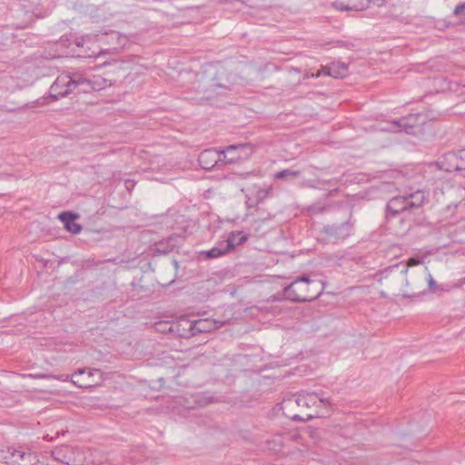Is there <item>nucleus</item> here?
<instances>
[{"mask_svg":"<svg viewBox=\"0 0 465 465\" xmlns=\"http://www.w3.org/2000/svg\"><path fill=\"white\" fill-rule=\"evenodd\" d=\"M240 236V234H228L226 238L223 237V240L217 242L214 248L219 249H228L224 251V255L230 253L235 249V237Z\"/></svg>","mask_w":465,"mask_h":465,"instance_id":"412c9836","label":"nucleus"},{"mask_svg":"<svg viewBox=\"0 0 465 465\" xmlns=\"http://www.w3.org/2000/svg\"><path fill=\"white\" fill-rule=\"evenodd\" d=\"M198 162L203 169L212 170L219 162H222V153L213 149L204 150L200 153Z\"/></svg>","mask_w":465,"mask_h":465,"instance_id":"1a4fd4ad","label":"nucleus"},{"mask_svg":"<svg viewBox=\"0 0 465 465\" xmlns=\"http://www.w3.org/2000/svg\"><path fill=\"white\" fill-rule=\"evenodd\" d=\"M107 86V80L92 70H77L59 74L50 87V96L58 100L73 92L91 93Z\"/></svg>","mask_w":465,"mask_h":465,"instance_id":"f257e3e1","label":"nucleus"},{"mask_svg":"<svg viewBox=\"0 0 465 465\" xmlns=\"http://www.w3.org/2000/svg\"><path fill=\"white\" fill-rule=\"evenodd\" d=\"M31 377H34V378H42L44 377V375L42 374H35V375H30Z\"/></svg>","mask_w":465,"mask_h":465,"instance_id":"49530a36","label":"nucleus"},{"mask_svg":"<svg viewBox=\"0 0 465 465\" xmlns=\"http://www.w3.org/2000/svg\"><path fill=\"white\" fill-rule=\"evenodd\" d=\"M35 458V453L13 450L11 452L10 462L14 465H29V463L34 461Z\"/></svg>","mask_w":465,"mask_h":465,"instance_id":"dca6fc26","label":"nucleus"},{"mask_svg":"<svg viewBox=\"0 0 465 465\" xmlns=\"http://www.w3.org/2000/svg\"><path fill=\"white\" fill-rule=\"evenodd\" d=\"M287 300L286 294L284 293V288L282 292H279L272 295V301H282Z\"/></svg>","mask_w":465,"mask_h":465,"instance_id":"f704fd0d","label":"nucleus"},{"mask_svg":"<svg viewBox=\"0 0 465 465\" xmlns=\"http://www.w3.org/2000/svg\"><path fill=\"white\" fill-rule=\"evenodd\" d=\"M99 263H100V262L99 261H95L94 259H86V260H83L81 262H78V261L73 262L74 265L81 266V270L82 271L83 270H86V269H90L91 267L96 266Z\"/></svg>","mask_w":465,"mask_h":465,"instance_id":"bb28decb","label":"nucleus"},{"mask_svg":"<svg viewBox=\"0 0 465 465\" xmlns=\"http://www.w3.org/2000/svg\"><path fill=\"white\" fill-rule=\"evenodd\" d=\"M29 465H46V464L44 461L39 460L36 457L34 461L29 463Z\"/></svg>","mask_w":465,"mask_h":465,"instance_id":"ea45409f","label":"nucleus"},{"mask_svg":"<svg viewBox=\"0 0 465 465\" xmlns=\"http://www.w3.org/2000/svg\"><path fill=\"white\" fill-rule=\"evenodd\" d=\"M429 289L430 291H434V288L436 286V282L434 281V279L432 278V276L430 274H429Z\"/></svg>","mask_w":465,"mask_h":465,"instance_id":"58836bf2","label":"nucleus"},{"mask_svg":"<svg viewBox=\"0 0 465 465\" xmlns=\"http://www.w3.org/2000/svg\"><path fill=\"white\" fill-rule=\"evenodd\" d=\"M183 240V234H169L168 237L155 242L153 245L152 251L153 252V254H166L172 252L174 248L180 246Z\"/></svg>","mask_w":465,"mask_h":465,"instance_id":"0eeeda50","label":"nucleus"},{"mask_svg":"<svg viewBox=\"0 0 465 465\" xmlns=\"http://www.w3.org/2000/svg\"><path fill=\"white\" fill-rule=\"evenodd\" d=\"M173 266H174V268H175V270L177 272L178 269H179V262L177 260L173 259Z\"/></svg>","mask_w":465,"mask_h":465,"instance_id":"37998d69","label":"nucleus"},{"mask_svg":"<svg viewBox=\"0 0 465 465\" xmlns=\"http://www.w3.org/2000/svg\"><path fill=\"white\" fill-rule=\"evenodd\" d=\"M59 220L64 223V229L69 232H81L83 226L77 223L80 218L78 213L73 212H63L58 215Z\"/></svg>","mask_w":465,"mask_h":465,"instance_id":"9b49d317","label":"nucleus"},{"mask_svg":"<svg viewBox=\"0 0 465 465\" xmlns=\"http://www.w3.org/2000/svg\"><path fill=\"white\" fill-rule=\"evenodd\" d=\"M241 237H239L238 239H235V247L237 245H242L243 243H245L248 239H249V235L250 234H240ZM238 236H236L235 238H237Z\"/></svg>","mask_w":465,"mask_h":465,"instance_id":"72a5a7b5","label":"nucleus"},{"mask_svg":"<svg viewBox=\"0 0 465 465\" xmlns=\"http://www.w3.org/2000/svg\"><path fill=\"white\" fill-rule=\"evenodd\" d=\"M168 331L181 338H191L195 336L193 321L187 318H180L176 322L169 325Z\"/></svg>","mask_w":465,"mask_h":465,"instance_id":"6e6552de","label":"nucleus"},{"mask_svg":"<svg viewBox=\"0 0 465 465\" xmlns=\"http://www.w3.org/2000/svg\"><path fill=\"white\" fill-rule=\"evenodd\" d=\"M272 186H269V187L263 188V189H262V188L257 189L254 192H251V193L257 199V201L259 203H261L262 201H263L265 198H267L270 195V193H272Z\"/></svg>","mask_w":465,"mask_h":465,"instance_id":"a878e982","label":"nucleus"},{"mask_svg":"<svg viewBox=\"0 0 465 465\" xmlns=\"http://www.w3.org/2000/svg\"><path fill=\"white\" fill-rule=\"evenodd\" d=\"M51 455L54 460L65 465H82L83 463L79 457V450L68 445L55 447L52 450Z\"/></svg>","mask_w":465,"mask_h":465,"instance_id":"39448f33","label":"nucleus"},{"mask_svg":"<svg viewBox=\"0 0 465 465\" xmlns=\"http://www.w3.org/2000/svg\"><path fill=\"white\" fill-rule=\"evenodd\" d=\"M404 195H399L391 198L386 206V218L395 216L408 210L407 203Z\"/></svg>","mask_w":465,"mask_h":465,"instance_id":"9d476101","label":"nucleus"},{"mask_svg":"<svg viewBox=\"0 0 465 465\" xmlns=\"http://www.w3.org/2000/svg\"><path fill=\"white\" fill-rule=\"evenodd\" d=\"M245 196L248 208H253L260 203L251 192H247Z\"/></svg>","mask_w":465,"mask_h":465,"instance_id":"c756f323","label":"nucleus"},{"mask_svg":"<svg viewBox=\"0 0 465 465\" xmlns=\"http://www.w3.org/2000/svg\"><path fill=\"white\" fill-rule=\"evenodd\" d=\"M393 268L394 267H389L386 271H385V275L383 276V279L384 281L386 282L385 284H389L391 282V279H390V274L393 271Z\"/></svg>","mask_w":465,"mask_h":465,"instance_id":"4c0bfd02","label":"nucleus"},{"mask_svg":"<svg viewBox=\"0 0 465 465\" xmlns=\"http://www.w3.org/2000/svg\"><path fill=\"white\" fill-rule=\"evenodd\" d=\"M66 259H67V258H63V259H61V260L59 261V262H58V263H59V264H61V263H63V262H65Z\"/></svg>","mask_w":465,"mask_h":465,"instance_id":"09e8293b","label":"nucleus"},{"mask_svg":"<svg viewBox=\"0 0 465 465\" xmlns=\"http://www.w3.org/2000/svg\"><path fill=\"white\" fill-rule=\"evenodd\" d=\"M131 285L134 295H137L139 297L147 296L154 287V284L149 283L146 277L143 275L138 279L134 278Z\"/></svg>","mask_w":465,"mask_h":465,"instance_id":"2eb2a0df","label":"nucleus"},{"mask_svg":"<svg viewBox=\"0 0 465 465\" xmlns=\"http://www.w3.org/2000/svg\"><path fill=\"white\" fill-rule=\"evenodd\" d=\"M92 40H93V38L91 36H89V35H87L85 37L75 38L74 39V45L77 47L83 48L81 53L78 54V56L94 57V56H97L99 54V52L91 51L90 46H87L86 48L84 47L85 44L90 43Z\"/></svg>","mask_w":465,"mask_h":465,"instance_id":"aec40b11","label":"nucleus"},{"mask_svg":"<svg viewBox=\"0 0 465 465\" xmlns=\"http://www.w3.org/2000/svg\"><path fill=\"white\" fill-rule=\"evenodd\" d=\"M400 128H403L406 133H409V130H408V124H407V121L406 119H401L400 120L399 122L395 123Z\"/></svg>","mask_w":465,"mask_h":465,"instance_id":"e433bc0d","label":"nucleus"},{"mask_svg":"<svg viewBox=\"0 0 465 465\" xmlns=\"http://www.w3.org/2000/svg\"><path fill=\"white\" fill-rule=\"evenodd\" d=\"M407 271H408V269H407V268H404V269L401 271V273H406V272H407Z\"/></svg>","mask_w":465,"mask_h":465,"instance_id":"3c124183","label":"nucleus"},{"mask_svg":"<svg viewBox=\"0 0 465 465\" xmlns=\"http://www.w3.org/2000/svg\"><path fill=\"white\" fill-rule=\"evenodd\" d=\"M193 322L195 335L199 333L211 332L214 330L221 328L225 323V322H218L216 320H212L209 318L199 319L196 321H193Z\"/></svg>","mask_w":465,"mask_h":465,"instance_id":"f8f14e48","label":"nucleus"},{"mask_svg":"<svg viewBox=\"0 0 465 465\" xmlns=\"http://www.w3.org/2000/svg\"><path fill=\"white\" fill-rule=\"evenodd\" d=\"M458 234H446L445 239L442 237L439 239L438 242L434 244L432 250L425 252V255L436 253L441 250H447V252L456 253L462 249L465 241L457 238Z\"/></svg>","mask_w":465,"mask_h":465,"instance_id":"423d86ee","label":"nucleus"},{"mask_svg":"<svg viewBox=\"0 0 465 465\" xmlns=\"http://www.w3.org/2000/svg\"><path fill=\"white\" fill-rule=\"evenodd\" d=\"M234 9L237 11H240L242 9V6L243 5V3L240 0H232L230 2Z\"/></svg>","mask_w":465,"mask_h":465,"instance_id":"c9c22d12","label":"nucleus"},{"mask_svg":"<svg viewBox=\"0 0 465 465\" xmlns=\"http://www.w3.org/2000/svg\"><path fill=\"white\" fill-rule=\"evenodd\" d=\"M313 281L307 275H302L296 278L289 285L284 287V293L287 300L294 302H305L315 300L322 292L323 287L318 293H310Z\"/></svg>","mask_w":465,"mask_h":465,"instance_id":"7ed1b4c3","label":"nucleus"},{"mask_svg":"<svg viewBox=\"0 0 465 465\" xmlns=\"http://www.w3.org/2000/svg\"><path fill=\"white\" fill-rule=\"evenodd\" d=\"M295 407H297V405L295 404L294 400L292 398H289L283 400V401L282 402L281 409L286 417L294 421H305L313 418L312 414H305L304 416H302L300 414L295 413Z\"/></svg>","mask_w":465,"mask_h":465,"instance_id":"ddd939ff","label":"nucleus"},{"mask_svg":"<svg viewBox=\"0 0 465 465\" xmlns=\"http://www.w3.org/2000/svg\"><path fill=\"white\" fill-rule=\"evenodd\" d=\"M318 393L315 391H302L292 398L297 407L309 408L317 402Z\"/></svg>","mask_w":465,"mask_h":465,"instance_id":"f3484780","label":"nucleus"},{"mask_svg":"<svg viewBox=\"0 0 465 465\" xmlns=\"http://www.w3.org/2000/svg\"><path fill=\"white\" fill-rule=\"evenodd\" d=\"M345 239V235H341V234H325V237L322 238V239H317L318 241H322L323 242V243H329V242H331V243H336L339 240H344Z\"/></svg>","mask_w":465,"mask_h":465,"instance_id":"cd10ccee","label":"nucleus"},{"mask_svg":"<svg viewBox=\"0 0 465 465\" xmlns=\"http://www.w3.org/2000/svg\"><path fill=\"white\" fill-rule=\"evenodd\" d=\"M103 372L99 369H80L72 375V381L79 388H91L101 383Z\"/></svg>","mask_w":465,"mask_h":465,"instance_id":"20e7f679","label":"nucleus"},{"mask_svg":"<svg viewBox=\"0 0 465 465\" xmlns=\"http://www.w3.org/2000/svg\"><path fill=\"white\" fill-rule=\"evenodd\" d=\"M84 279V273L82 270L76 271V272L66 279L67 284H75Z\"/></svg>","mask_w":465,"mask_h":465,"instance_id":"c85d7f7f","label":"nucleus"},{"mask_svg":"<svg viewBox=\"0 0 465 465\" xmlns=\"http://www.w3.org/2000/svg\"><path fill=\"white\" fill-rule=\"evenodd\" d=\"M332 6L339 11H363L368 8V5L364 4L363 1H360L358 4L353 5H345L341 0H336L332 3Z\"/></svg>","mask_w":465,"mask_h":465,"instance_id":"4be33fe9","label":"nucleus"},{"mask_svg":"<svg viewBox=\"0 0 465 465\" xmlns=\"http://www.w3.org/2000/svg\"><path fill=\"white\" fill-rule=\"evenodd\" d=\"M446 159H448V160H455L456 156H455V154L450 153V154L446 155Z\"/></svg>","mask_w":465,"mask_h":465,"instance_id":"c03bdc74","label":"nucleus"},{"mask_svg":"<svg viewBox=\"0 0 465 465\" xmlns=\"http://www.w3.org/2000/svg\"><path fill=\"white\" fill-rule=\"evenodd\" d=\"M301 172L300 171H293L290 169H284L282 171L277 172L274 174V178L277 180H282L287 178H296L300 176Z\"/></svg>","mask_w":465,"mask_h":465,"instance_id":"393cba45","label":"nucleus"},{"mask_svg":"<svg viewBox=\"0 0 465 465\" xmlns=\"http://www.w3.org/2000/svg\"><path fill=\"white\" fill-rule=\"evenodd\" d=\"M192 398L193 400V404H188V408H203L213 401V397H207L203 393L192 395Z\"/></svg>","mask_w":465,"mask_h":465,"instance_id":"b1692460","label":"nucleus"},{"mask_svg":"<svg viewBox=\"0 0 465 465\" xmlns=\"http://www.w3.org/2000/svg\"><path fill=\"white\" fill-rule=\"evenodd\" d=\"M228 249H219V248H212L208 251H202L198 253V260L203 259V260H211L215 259L221 256L224 255V251H227Z\"/></svg>","mask_w":465,"mask_h":465,"instance_id":"5701e85b","label":"nucleus"},{"mask_svg":"<svg viewBox=\"0 0 465 465\" xmlns=\"http://www.w3.org/2000/svg\"><path fill=\"white\" fill-rule=\"evenodd\" d=\"M173 282H174V278H173V279L169 280V281H168L167 282H165V283H160V284H161V285H170V284H172Z\"/></svg>","mask_w":465,"mask_h":465,"instance_id":"a18cd8bd","label":"nucleus"},{"mask_svg":"<svg viewBox=\"0 0 465 465\" xmlns=\"http://www.w3.org/2000/svg\"><path fill=\"white\" fill-rule=\"evenodd\" d=\"M408 210L420 208L429 199V193L423 190H417L411 193L405 194Z\"/></svg>","mask_w":465,"mask_h":465,"instance_id":"4468645a","label":"nucleus"},{"mask_svg":"<svg viewBox=\"0 0 465 465\" xmlns=\"http://www.w3.org/2000/svg\"><path fill=\"white\" fill-rule=\"evenodd\" d=\"M163 332H170L167 328L163 327V329H159Z\"/></svg>","mask_w":465,"mask_h":465,"instance_id":"de8ad7c7","label":"nucleus"},{"mask_svg":"<svg viewBox=\"0 0 465 465\" xmlns=\"http://www.w3.org/2000/svg\"><path fill=\"white\" fill-rule=\"evenodd\" d=\"M314 285H317V282L313 281L312 287L310 290V293H318L320 291L314 289Z\"/></svg>","mask_w":465,"mask_h":465,"instance_id":"a19ab883","label":"nucleus"},{"mask_svg":"<svg viewBox=\"0 0 465 465\" xmlns=\"http://www.w3.org/2000/svg\"><path fill=\"white\" fill-rule=\"evenodd\" d=\"M317 393H318L317 401H320L324 406H326V405L331 406L332 403H331L330 397H326L325 393L323 391H320Z\"/></svg>","mask_w":465,"mask_h":465,"instance_id":"7c9ffc66","label":"nucleus"},{"mask_svg":"<svg viewBox=\"0 0 465 465\" xmlns=\"http://www.w3.org/2000/svg\"><path fill=\"white\" fill-rule=\"evenodd\" d=\"M45 439H47V440H54V437H51L50 439H48V435L45 437Z\"/></svg>","mask_w":465,"mask_h":465,"instance_id":"603ef678","label":"nucleus"},{"mask_svg":"<svg viewBox=\"0 0 465 465\" xmlns=\"http://www.w3.org/2000/svg\"><path fill=\"white\" fill-rule=\"evenodd\" d=\"M228 84L225 70L218 63L206 64L198 79V88L203 93L214 92L219 88H227Z\"/></svg>","mask_w":465,"mask_h":465,"instance_id":"f03ea898","label":"nucleus"},{"mask_svg":"<svg viewBox=\"0 0 465 465\" xmlns=\"http://www.w3.org/2000/svg\"><path fill=\"white\" fill-rule=\"evenodd\" d=\"M454 15H465V3L458 5L454 9Z\"/></svg>","mask_w":465,"mask_h":465,"instance_id":"473e14b6","label":"nucleus"},{"mask_svg":"<svg viewBox=\"0 0 465 465\" xmlns=\"http://www.w3.org/2000/svg\"><path fill=\"white\" fill-rule=\"evenodd\" d=\"M348 66L344 63H333L322 69V74L334 78H343L347 75Z\"/></svg>","mask_w":465,"mask_h":465,"instance_id":"6ab92c4d","label":"nucleus"},{"mask_svg":"<svg viewBox=\"0 0 465 465\" xmlns=\"http://www.w3.org/2000/svg\"><path fill=\"white\" fill-rule=\"evenodd\" d=\"M427 255L424 254V256L422 258H419V257H411L409 260H408V265L409 266H416V265H419L420 263L423 262V258L426 257Z\"/></svg>","mask_w":465,"mask_h":465,"instance_id":"2f4dec72","label":"nucleus"},{"mask_svg":"<svg viewBox=\"0 0 465 465\" xmlns=\"http://www.w3.org/2000/svg\"><path fill=\"white\" fill-rule=\"evenodd\" d=\"M459 169H460V168H459V166H458V165H453V166H451V167H448V168H446L445 170H446L447 172H451L452 170H459Z\"/></svg>","mask_w":465,"mask_h":465,"instance_id":"79ce46f5","label":"nucleus"},{"mask_svg":"<svg viewBox=\"0 0 465 465\" xmlns=\"http://www.w3.org/2000/svg\"><path fill=\"white\" fill-rule=\"evenodd\" d=\"M158 381H159L160 383L163 382V378H160ZM162 386H163V384H160V387H162Z\"/></svg>","mask_w":465,"mask_h":465,"instance_id":"8fccbe9b","label":"nucleus"},{"mask_svg":"<svg viewBox=\"0 0 465 465\" xmlns=\"http://www.w3.org/2000/svg\"><path fill=\"white\" fill-rule=\"evenodd\" d=\"M243 145H230L224 151H221L222 162L224 163H233L241 159L239 150H242Z\"/></svg>","mask_w":465,"mask_h":465,"instance_id":"a211bd4d","label":"nucleus"}]
</instances>
